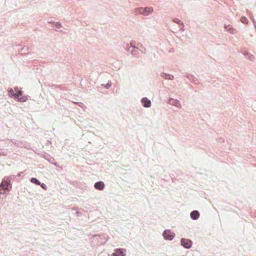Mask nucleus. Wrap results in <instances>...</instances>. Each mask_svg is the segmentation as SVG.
I'll return each mask as SVG.
<instances>
[{"mask_svg":"<svg viewBox=\"0 0 256 256\" xmlns=\"http://www.w3.org/2000/svg\"><path fill=\"white\" fill-rule=\"evenodd\" d=\"M12 188L10 180L8 178L4 179L0 184V194H4L8 192Z\"/></svg>","mask_w":256,"mask_h":256,"instance_id":"f257e3e1","label":"nucleus"},{"mask_svg":"<svg viewBox=\"0 0 256 256\" xmlns=\"http://www.w3.org/2000/svg\"><path fill=\"white\" fill-rule=\"evenodd\" d=\"M153 9L150 7L140 8L135 9V12L144 16H148L152 12Z\"/></svg>","mask_w":256,"mask_h":256,"instance_id":"f03ea898","label":"nucleus"},{"mask_svg":"<svg viewBox=\"0 0 256 256\" xmlns=\"http://www.w3.org/2000/svg\"><path fill=\"white\" fill-rule=\"evenodd\" d=\"M162 236L166 240H172L175 236V234L170 230H166L164 231Z\"/></svg>","mask_w":256,"mask_h":256,"instance_id":"7ed1b4c3","label":"nucleus"},{"mask_svg":"<svg viewBox=\"0 0 256 256\" xmlns=\"http://www.w3.org/2000/svg\"><path fill=\"white\" fill-rule=\"evenodd\" d=\"M181 245L185 248H190L192 244V242L190 240L185 238H182L180 240Z\"/></svg>","mask_w":256,"mask_h":256,"instance_id":"20e7f679","label":"nucleus"},{"mask_svg":"<svg viewBox=\"0 0 256 256\" xmlns=\"http://www.w3.org/2000/svg\"><path fill=\"white\" fill-rule=\"evenodd\" d=\"M136 42H130L131 48L134 49L139 50L142 53L146 54V49L143 46L141 43L138 44V46H136L135 44Z\"/></svg>","mask_w":256,"mask_h":256,"instance_id":"39448f33","label":"nucleus"},{"mask_svg":"<svg viewBox=\"0 0 256 256\" xmlns=\"http://www.w3.org/2000/svg\"><path fill=\"white\" fill-rule=\"evenodd\" d=\"M115 251L112 254V256H126V254L124 253V252L126 251L125 249L119 248L116 249Z\"/></svg>","mask_w":256,"mask_h":256,"instance_id":"423d86ee","label":"nucleus"},{"mask_svg":"<svg viewBox=\"0 0 256 256\" xmlns=\"http://www.w3.org/2000/svg\"><path fill=\"white\" fill-rule=\"evenodd\" d=\"M141 102L143 106L147 108H150L152 104L151 101L146 97L142 98Z\"/></svg>","mask_w":256,"mask_h":256,"instance_id":"0eeeda50","label":"nucleus"},{"mask_svg":"<svg viewBox=\"0 0 256 256\" xmlns=\"http://www.w3.org/2000/svg\"><path fill=\"white\" fill-rule=\"evenodd\" d=\"M105 184L102 181H99L94 184V187L96 189L102 190L104 189Z\"/></svg>","mask_w":256,"mask_h":256,"instance_id":"6e6552de","label":"nucleus"},{"mask_svg":"<svg viewBox=\"0 0 256 256\" xmlns=\"http://www.w3.org/2000/svg\"><path fill=\"white\" fill-rule=\"evenodd\" d=\"M200 212L196 210L192 211L190 214V218L193 220H198L200 218Z\"/></svg>","mask_w":256,"mask_h":256,"instance_id":"1a4fd4ad","label":"nucleus"},{"mask_svg":"<svg viewBox=\"0 0 256 256\" xmlns=\"http://www.w3.org/2000/svg\"><path fill=\"white\" fill-rule=\"evenodd\" d=\"M168 104L171 105H174L176 106L177 108H180L181 106L180 101L178 100H175L174 98H170L168 100Z\"/></svg>","mask_w":256,"mask_h":256,"instance_id":"9d476101","label":"nucleus"},{"mask_svg":"<svg viewBox=\"0 0 256 256\" xmlns=\"http://www.w3.org/2000/svg\"><path fill=\"white\" fill-rule=\"evenodd\" d=\"M187 78H188L190 82H192L194 84H197L198 83V79L195 78L193 75L190 74H186V76Z\"/></svg>","mask_w":256,"mask_h":256,"instance_id":"9b49d317","label":"nucleus"},{"mask_svg":"<svg viewBox=\"0 0 256 256\" xmlns=\"http://www.w3.org/2000/svg\"><path fill=\"white\" fill-rule=\"evenodd\" d=\"M224 28L230 33L232 34H234L236 33V30L232 26L230 25H226L224 24Z\"/></svg>","mask_w":256,"mask_h":256,"instance_id":"f8f14e48","label":"nucleus"},{"mask_svg":"<svg viewBox=\"0 0 256 256\" xmlns=\"http://www.w3.org/2000/svg\"><path fill=\"white\" fill-rule=\"evenodd\" d=\"M30 182L36 185H40V182L36 178H32L30 180Z\"/></svg>","mask_w":256,"mask_h":256,"instance_id":"ddd939ff","label":"nucleus"},{"mask_svg":"<svg viewBox=\"0 0 256 256\" xmlns=\"http://www.w3.org/2000/svg\"><path fill=\"white\" fill-rule=\"evenodd\" d=\"M8 92L10 97L12 98L16 96V94L12 88H9L8 89Z\"/></svg>","mask_w":256,"mask_h":256,"instance_id":"4468645a","label":"nucleus"},{"mask_svg":"<svg viewBox=\"0 0 256 256\" xmlns=\"http://www.w3.org/2000/svg\"><path fill=\"white\" fill-rule=\"evenodd\" d=\"M174 76L173 75L166 73V76H165L166 80H174Z\"/></svg>","mask_w":256,"mask_h":256,"instance_id":"2eb2a0df","label":"nucleus"},{"mask_svg":"<svg viewBox=\"0 0 256 256\" xmlns=\"http://www.w3.org/2000/svg\"><path fill=\"white\" fill-rule=\"evenodd\" d=\"M54 26L56 28H58V29L62 27V24L59 22H54Z\"/></svg>","mask_w":256,"mask_h":256,"instance_id":"dca6fc26","label":"nucleus"},{"mask_svg":"<svg viewBox=\"0 0 256 256\" xmlns=\"http://www.w3.org/2000/svg\"><path fill=\"white\" fill-rule=\"evenodd\" d=\"M246 56H248V59L252 61L254 59V56L252 54H249L248 52H246L244 54Z\"/></svg>","mask_w":256,"mask_h":256,"instance_id":"f3484780","label":"nucleus"},{"mask_svg":"<svg viewBox=\"0 0 256 256\" xmlns=\"http://www.w3.org/2000/svg\"><path fill=\"white\" fill-rule=\"evenodd\" d=\"M241 22L243 23V24H248V20L246 18L245 16H242L241 18Z\"/></svg>","mask_w":256,"mask_h":256,"instance_id":"a211bd4d","label":"nucleus"},{"mask_svg":"<svg viewBox=\"0 0 256 256\" xmlns=\"http://www.w3.org/2000/svg\"><path fill=\"white\" fill-rule=\"evenodd\" d=\"M172 21L178 24H182L181 22H182V21H181L179 19H178L177 18H173Z\"/></svg>","mask_w":256,"mask_h":256,"instance_id":"6ab92c4d","label":"nucleus"},{"mask_svg":"<svg viewBox=\"0 0 256 256\" xmlns=\"http://www.w3.org/2000/svg\"><path fill=\"white\" fill-rule=\"evenodd\" d=\"M26 98L25 96H20L18 98V100L20 102H26Z\"/></svg>","mask_w":256,"mask_h":256,"instance_id":"aec40b11","label":"nucleus"},{"mask_svg":"<svg viewBox=\"0 0 256 256\" xmlns=\"http://www.w3.org/2000/svg\"><path fill=\"white\" fill-rule=\"evenodd\" d=\"M41 186V188L44 189V190H47V186L44 184V183H41L40 182V184L39 185Z\"/></svg>","mask_w":256,"mask_h":256,"instance_id":"412c9836","label":"nucleus"},{"mask_svg":"<svg viewBox=\"0 0 256 256\" xmlns=\"http://www.w3.org/2000/svg\"><path fill=\"white\" fill-rule=\"evenodd\" d=\"M181 23L182 24H179L180 26V30H181L182 31L184 32V25L182 22Z\"/></svg>","mask_w":256,"mask_h":256,"instance_id":"4be33fe9","label":"nucleus"},{"mask_svg":"<svg viewBox=\"0 0 256 256\" xmlns=\"http://www.w3.org/2000/svg\"><path fill=\"white\" fill-rule=\"evenodd\" d=\"M136 51L134 50V48H133L132 50L130 52L134 56H136Z\"/></svg>","mask_w":256,"mask_h":256,"instance_id":"5701e85b","label":"nucleus"},{"mask_svg":"<svg viewBox=\"0 0 256 256\" xmlns=\"http://www.w3.org/2000/svg\"><path fill=\"white\" fill-rule=\"evenodd\" d=\"M112 86V82H108L106 86H105V88L106 89H108Z\"/></svg>","mask_w":256,"mask_h":256,"instance_id":"b1692460","label":"nucleus"},{"mask_svg":"<svg viewBox=\"0 0 256 256\" xmlns=\"http://www.w3.org/2000/svg\"><path fill=\"white\" fill-rule=\"evenodd\" d=\"M22 91H19L18 94H17V96H18V98H20V96H22Z\"/></svg>","mask_w":256,"mask_h":256,"instance_id":"393cba45","label":"nucleus"},{"mask_svg":"<svg viewBox=\"0 0 256 256\" xmlns=\"http://www.w3.org/2000/svg\"><path fill=\"white\" fill-rule=\"evenodd\" d=\"M124 48L128 52H130V47L128 46V44H126V46H124Z\"/></svg>","mask_w":256,"mask_h":256,"instance_id":"a878e982","label":"nucleus"},{"mask_svg":"<svg viewBox=\"0 0 256 256\" xmlns=\"http://www.w3.org/2000/svg\"><path fill=\"white\" fill-rule=\"evenodd\" d=\"M160 76L165 79L166 73H164V72H161L160 74Z\"/></svg>","mask_w":256,"mask_h":256,"instance_id":"bb28decb","label":"nucleus"},{"mask_svg":"<svg viewBox=\"0 0 256 256\" xmlns=\"http://www.w3.org/2000/svg\"><path fill=\"white\" fill-rule=\"evenodd\" d=\"M80 214V212H79L77 211L76 212V214L77 215V216H79Z\"/></svg>","mask_w":256,"mask_h":256,"instance_id":"cd10ccee","label":"nucleus"},{"mask_svg":"<svg viewBox=\"0 0 256 256\" xmlns=\"http://www.w3.org/2000/svg\"><path fill=\"white\" fill-rule=\"evenodd\" d=\"M250 19H251V20H252V22H254V20H255L253 16L250 17Z\"/></svg>","mask_w":256,"mask_h":256,"instance_id":"c85d7f7f","label":"nucleus"},{"mask_svg":"<svg viewBox=\"0 0 256 256\" xmlns=\"http://www.w3.org/2000/svg\"><path fill=\"white\" fill-rule=\"evenodd\" d=\"M14 90H15L16 92H17V91L18 90V87H15V88H14Z\"/></svg>","mask_w":256,"mask_h":256,"instance_id":"c756f323","label":"nucleus"},{"mask_svg":"<svg viewBox=\"0 0 256 256\" xmlns=\"http://www.w3.org/2000/svg\"><path fill=\"white\" fill-rule=\"evenodd\" d=\"M48 23L52 24H54V22H52V20L48 21Z\"/></svg>","mask_w":256,"mask_h":256,"instance_id":"7c9ffc66","label":"nucleus"}]
</instances>
